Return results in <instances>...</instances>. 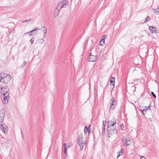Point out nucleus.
Masks as SVG:
<instances>
[{"label":"nucleus","mask_w":159,"mask_h":159,"mask_svg":"<svg viewBox=\"0 0 159 159\" xmlns=\"http://www.w3.org/2000/svg\"><path fill=\"white\" fill-rule=\"evenodd\" d=\"M116 123V121L115 118H113L112 120L108 121V124L109 125L108 126V128L114 126V125Z\"/></svg>","instance_id":"nucleus-8"},{"label":"nucleus","mask_w":159,"mask_h":159,"mask_svg":"<svg viewBox=\"0 0 159 159\" xmlns=\"http://www.w3.org/2000/svg\"><path fill=\"white\" fill-rule=\"evenodd\" d=\"M115 78L113 77H112L110 80V86H111L112 88L114 87Z\"/></svg>","instance_id":"nucleus-15"},{"label":"nucleus","mask_w":159,"mask_h":159,"mask_svg":"<svg viewBox=\"0 0 159 159\" xmlns=\"http://www.w3.org/2000/svg\"><path fill=\"white\" fill-rule=\"evenodd\" d=\"M151 95L155 98H156V95L153 92H151Z\"/></svg>","instance_id":"nucleus-27"},{"label":"nucleus","mask_w":159,"mask_h":159,"mask_svg":"<svg viewBox=\"0 0 159 159\" xmlns=\"http://www.w3.org/2000/svg\"><path fill=\"white\" fill-rule=\"evenodd\" d=\"M0 129L2 133H5V130L2 124H0Z\"/></svg>","instance_id":"nucleus-17"},{"label":"nucleus","mask_w":159,"mask_h":159,"mask_svg":"<svg viewBox=\"0 0 159 159\" xmlns=\"http://www.w3.org/2000/svg\"><path fill=\"white\" fill-rule=\"evenodd\" d=\"M107 35H104L102 37L101 40L99 43L100 45L103 46L104 44V39L105 38L107 39Z\"/></svg>","instance_id":"nucleus-14"},{"label":"nucleus","mask_w":159,"mask_h":159,"mask_svg":"<svg viewBox=\"0 0 159 159\" xmlns=\"http://www.w3.org/2000/svg\"><path fill=\"white\" fill-rule=\"evenodd\" d=\"M150 108V107H146V109L144 110H143L142 111V112L143 113V114H144V115H145V113H146V110H149V109Z\"/></svg>","instance_id":"nucleus-22"},{"label":"nucleus","mask_w":159,"mask_h":159,"mask_svg":"<svg viewBox=\"0 0 159 159\" xmlns=\"http://www.w3.org/2000/svg\"><path fill=\"white\" fill-rule=\"evenodd\" d=\"M34 41V37L32 38L30 40V42L31 44H33Z\"/></svg>","instance_id":"nucleus-25"},{"label":"nucleus","mask_w":159,"mask_h":159,"mask_svg":"<svg viewBox=\"0 0 159 159\" xmlns=\"http://www.w3.org/2000/svg\"><path fill=\"white\" fill-rule=\"evenodd\" d=\"M11 79V77L10 75L1 73L0 74V83L4 84H7L9 82Z\"/></svg>","instance_id":"nucleus-1"},{"label":"nucleus","mask_w":159,"mask_h":159,"mask_svg":"<svg viewBox=\"0 0 159 159\" xmlns=\"http://www.w3.org/2000/svg\"><path fill=\"white\" fill-rule=\"evenodd\" d=\"M123 141H124V145L125 146H130L131 143V141L127 137H124L123 139Z\"/></svg>","instance_id":"nucleus-5"},{"label":"nucleus","mask_w":159,"mask_h":159,"mask_svg":"<svg viewBox=\"0 0 159 159\" xmlns=\"http://www.w3.org/2000/svg\"><path fill=\"white\" fill-rule=\"evenodd\" d=\"M106 124V122L105 121H103L102 123V127H105Z\"/></svg>","instance_id":"nucleus-26"},{"label":"nucleus","mask_w":159,"mask_h":159,"mask_svg":"<svg viewBox=\"0 0 159 159\" xmlns=\"http://www.w3.org/2000/svg\"><path fill=\"white\" fill-rule=\"evenodd\" d=\"M60 11V10H59L56 7L54 13V17H56L58 16L59 13Z\"/></svg>","instance_id":"nucleus-16"},{"label":"nucleus","mask_w":159,"mask_h":159,"mask_svg":"<svg viewBox=\"0 0 159 159\" xmlns=\"http://www.w3.org/2000/svg\"><path fill=\"white\" fill-rule=\"evenodd\" d=\"M2 101L3 104H6L8 103V101L9 99V93H5L3 94V96L1 97Z\"/></svg>","instance_id":"nucleus-4"},{"label":"nucleus","mask_w":159,"mask_h":159,"mask_svg":"<svg viewBox=\"0 0 159 159\" xmlns=\"http://www.w3.org/2000/svg\"><path fill=\"white\" fill-rule=\"evenodd\" d=\"M108 134L109 137H110L113 134H116L117 133V131L116 129H110L109 128L107 129Z\"/></svg>","instance_id":"nucleus-7"},{"label":"nucleus","mask_w":159,"mask_h":159,"mask_svg":"<svg viewBox=\"0 0 159 159\" xmlns=\"http://www.w3.org/2000/svg\"><path fill=\"white\" fill-rule=\"evenodd\" d=\"M46 30L45 31V32H44V35H43V37H46V36L45 35V34L46 33Z\"/></svg>","instance_id":"nucleus-34"},{"label":"nucleus","mask_w":159,"mask_h":159,"mask_svg":"<svg viewBox=\"0 0 159 159\" xmlns=\"http://www.w3.org/2000/svg\"><path fill=\"white\" fill-rule=\"evenodd\" d=\"M77 142L80 147V150L81 151L83 149L84 146L86 144V141L83 140V135L81 134L79 135Z\"/></svg>","instance_id":"nucleus-2"},{"label":"nucleus","mask_w":159,"mask_h":159,"mask_svg":"<svg viewBox=\"0 0 159 159\" xmlns=\"http://www.w3.org/2000/svg\"><path fill=\"white\" fill-rule=\"evenodd\" d=\"M140 159H146V158L143 156H141L140 157Z\"/></svg>","instance_id":"nucleus-31"},{"label":"nucleus","mask_w":159,"mask_h":159,"mask_svg":"<svg viewBox=\"0 0 159 159\" xmlns=\"http://www.w3.org/2000/svg\"><path fill=\"white\" fill-rule=\"evenodd\" d=\"M149 30L151 33H157L158 32V29L153 26H150L149 27Z\"/></svg>","instance_id":"nucleus-10"},{"label":"nucleus","mask_w":159,"mask_h":159,"mask_svg":"<svg viewBox=\"0 0 159 159\" xmlns=\"http://www.w3.org/2000/svg\"><path fill=\"white\" fill-rule=\"evenodd\" d=\"M84 133L85 135H86L88 132L89 134L90 133V130L88 131V129L87 127L85 126L84 128Z\"/></svg>","instance_id":"nucleus-18"},{"label":"nucleus","mask_w":159,"mask_h":159,"mask_svg":"<svg viewBox=\"0 0 159 159\" xmlns=\"http://www.w3.org/2000/svg\"><path fill=\"white\" fill-rule=\"evenodd\" d=\"M64 153L66 154V155H67V152H66V149H64Z\"/></svg>","instance_id":"nucleus-33"},{"label":"nucleus","mask_w":159,"mask_h":159,"mask_svg":"<svg viewBox=\"0 0 159 159\" xmlns=\"http://www.w3.org/2000/svg\"><path fill=\"white\" fill-rule=\"evenodd\" d=\"M44 42V39H41L38 40V43L40 44L43 43Z\"/></svg>","instance_id":"nucleus-20"},{"label":"nucleus","mask_w":159,"mask_h":159,"mask_svg":"<svg viewBox=\"0 0 159 159\" xmlns=\"http://www.w3.org/2000/svg\"><path fill=\"white\" fill-rule=\"evenodd\" d=\"M150 20V18L148 16L145 19L144 22H146L147 21Z\"/></svg>","instance_id":"nucleus-23"},{"label":"nucleus","mask_w":159,"mask_h":159,"mask_svg":"<svg viewBox=\"0 0 159 159\" xmlns=\"http://www.w3.org/2000/svg\"><path fill=\"white\" fill-rule=\"evenodd\" d=\"M152 10L154 11L155 14L156 15H158L159 13V11L158 10H157L156 8H153Z\"/></svg>","instance_id":"nucleus-21"},{"label":"nucleus","mask_w":159,"mask_h":159,"mask_svg":"<svg viewBox=\"0 0 159 159\" xmlns=\"http://www.w3.org/2000/svg\"><path fill=\"white\" fill-rule=\"evenodd\" d=\"M101 130L102 131V134L105 132V127H102L101 129Z\"/></svg>","instance_id":"nucleus-24"},{"label":"nucleus","mask_w":159,"mask_h":159,"mask_svg":"<svg viewBox=\"0 0 159 159\" xmlns=\"http://www.w3.org/2000/svg\"><path fill=\"white\" fill-rule=\"evenodd\" d=\"M5 116L4 111L3 110H0V122H2L4 119Z\"/></svg>","instance_id":"nucleus-9"},{"label":"nucleus","mask_w":159,"mask_h":159,"mask_svg":"<svg viewBox=\"0 0 159 159\" xmlns=\"http://www.w3.org/2000/svg\"><path fill=\"white\" fill-rule=\"evenodd\" d=\"M69 5V2L67 0H62L58 3L57 7L61 10L62 8L66 7Z\"/></svg>","instance_id":"nucleus-3"},{"label":"nucleus","mask_w":159,"mask_h":159,"mask_svg":"<svg viewBox=\"0 0 159 159\" xmlns=\"http://www.w3.org/2000/svg\"><path fill=\"white\" fill-rule=\"evenodd\" d=\"M123 148L121 149L119 152H118L117 153L118 155L117 157V158H118V157L121 156L123 154Z\"/></svg>","instance_id":"nucleus-19"},{"label":"nucleus","mask_w":159,"mask_h":159,"mask_svg":"<svg viewBox=\"0 0 159 159\" xmlns=\"http://www.w3.org/2000/svg\"><path fill=\"white\" fill-rule=\"evenodd\" d=\"M97 57L96 56L91 55H90L89 57V61L91 62H94L97 59Z\"/></svg>","instance_id":"nucleus-13"},{"label":"nucleus","mask_w":159,"mask_h":159,"mask_svg":"<svg viewBox=\"0 0 159 159\" xmlns=\"http://www.w3.org/2000/svg\"><path fill=\"white\" fill-rule=\"evenodd\" d=\"M120 128L122 130H123L124 128V126L123 124H121L120 125Z\"/></svg>","instance_id":"nucleus-29"},{"label":"nucleus","mask_w":159,"mask_h":159,"mask_svg":"<svg viewBox=\"0 0 159 159\" xmlns=\"http://www.w3.org/2000/svg\"><path fill=\"white\" fill-rule=\"evenodd\" d=\"M70 146H66L64 147V149L67 150L70 147Z\"/></svg>","instance_id":"nucleus-30"},{"label":"nucleus","mask_w":159,"mask_h":159,"mask_svg":"<svg viewBox=\"0 0 159 159\" xmlns=\"http://www.w3.org/2000/svg\"><path fill=\"white\" fill-rule=\"evenodd\" d=\"M0 88L1 89V92L2 94L5 93H8V89L7 87L6 86L2 87L0 86Z\"/></svg>","instance_id":"nucleus-11"},{"label":"nucleus","mask_w":159,"mask_h":159,"mask_svg":"<svg viewBox=\"0 0 159 159\" xmlns=\"http://www.w3.org/2000/svg\"><path fill=\"white\" fill-rule=\"evenodd\" d=\"M30 34H33L32 33H30Z\"/></svg>","instance_id":"nucleus-36"},{"label":"nucleus","mask_w":159,"mask_h":159,"mask_svg":"<svg viewBox=\"0 0 159 159\" xmlns=\"http://www.w3.org/2000/svg\"><path fill=\"white\" fill-rule=\"evenodd\" d=\"M30 20H25L23 21L22 22L23 23H26L29 22Z\"/></svg>","instance_id":"nucleus-28"},{"label":"nucleus","mask_w":159,"mask_h":159,"mask_svg":"<svg viewBox=\"0 0 159 159\" xmlns=\"http://www.w3.org/2000/svg\"><path fill=\"white\" fill-rule=\"evenodd\" d=\"M110 103L111 105L110 108L112 110H113L115 108L117 105L116 101L113 98L111 99Z\"/></svg>","instance_id":"nucleus-6"},{"label":"nucleus","mask_w":159,"mask_h":159,"mask_svg":"<svg viewBox=\"0 0 159 159\" xmlns=\"http://www.w3.org/2000/svg\"><path fill=\"white\" fill-rule=\"evenodd\" d=\"M39 29H40L39 28H36L34 30L25 33V35H26L27 34H29L30 35H32V34H30V33H32L33 35H34L37 33L36 30Z\"/></svg>","instance_id":"nucleus-12"},{"label":"nucleus","mask_w":159,"mask_h":159,"mask_svg":"<svg viewBox=\"0 0 159 159\" xmlns=\"http://www.w3.org/2000/svg\"><path fill=\"white\" fill-rule=\"evenodd\" d=\"M64 146V147H65L66 146V144L65 143H64L63 144Z\"/></svg>","instance_id":"nucleus-35"},{"label":"nucleus","mask_w":159,"mask_h":159,"mask_svg":"<svg viewBox=\"0 0 159 159\" xmlns=\"http://www.w3.org/2000/svg\"><path fill=\"white\" fill-rule=\"evenodd\" d=\"M26 63H27L26 62H24V63L23 64V65L22 66L23 67L25 66H26Z\"/></svg>","instance_id":"nucleus-32"}]
</instances>
